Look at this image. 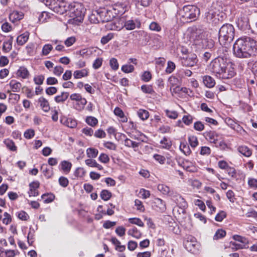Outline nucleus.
<instances>
[{
    "label": "nucleus",
    "instance_id": "603ef678",
    "mask_svg": "<svg viewBox=\"0 0 257 257\" xmlns=\"http://www.w3.org/2000/svg\"><path fill=\"white\" fill-rule=\"evenodd\" d=\"M176 65L175 63L171 61H169L167 63V67L166 69V72L170 74L175 69Z\"/></svg>",
    "mask_w": 257,
    "mask_h": 257
},
{
    "label": "nucleus",
    "instance_id": "bf43d9fd",
    "mask_svg": "<svg viewBox=\"0 0 257 257\" xmlns=\"http://www.w3.org/2000/svg\"><path fill=\"white\" fill-rule=\"evenodd\" d=\"M149 29L151 31L159 32L161 30L160 25L156 22H153L149 25Z\"/></svg>",
    "mask_w": 257,
    "mask_h": 257
},
{
    "label": "nucleus",
    "instance_id": "79ce46f5",
    "mask_svg": "<svg viewBox=\"0 0 257 257\" xmlns=\"http://www.w3.org/2000/svg\"><path fill=\"white\" fill-rule=\"evenodd\" d=\"M86 122L90 126L94 127L98 123V120L94 116H87L85 119Z\"/></svg>",
    "mask_w": 257,
    "mask_h": 257
},
{
    "label": "nucleus",
    "instance_id": "0eeeda50",
    "mask_svg": "<svg viewBox=\"0 0 257 257\" xmlns=\"http://www.w3.org/2000/svg\"><path fill=\"white\" fill-rule=\"evenodd\" d=\"M203 136L207 141L215 144L217 147L224 148L226 146L222 135L216 132L206 131L203 133Z\"/></svg>",
    "mask_w": 257,
    "mask_h": 257
},
{
    "label": "nucleus",
    "instance_id": "aec40b11",
    "mask_svg": "<svg viewBox=\"0 0 257 257\" xmlns=\"http://www.w3.org/2000/svg\"><path fill=\"white\" fill-rule=\"evenodd\" d=\"M154 204L157 211L163 212L166 210V204L163 200L158 198H156L154 200Z\"/></svg>",
    "mask_w": 257,
    "mask_h": 257
},
{
    "label": "nucleus",
    "instance_id": "473e14b6",
    "mask_svg": "<svg viewBox=\"0 0 257 257\" xmlns=\"http://www.w3.org/2000/svg\"><path fill=\"white\" fill-rule=\"evenodd\" d=\"M69 95V94L68 92H62L60 94L55 97V101L57 103H63L67 100L68 98Z\"/></svg>",
    "mask_w": 257,
    "mask_h": 257
},
{
    "label": "nucleus",
    "instance_id": "cd10ccee",
    "mask_svg": "<svg viewBox=\"0 0 257 257\" xmlns=\"http://www.w3.org/2000/svg\"><path fill=\"white\" fill-rule=\"evenodd\" d=\"M9 85L12 90L15 92H19L22 87L21 83L16 80H11Z\"/></svg>",
    "mask_w": 257,
    "mask_h": 257
},
{
    "label": "nucleus",
    "instance_id": "a19ab883",
    "mask_svg": "<svg viewBox=\"0 0 257 257\" xmlns=\"http://www.w3.org/2000/svg\"><path fill=\"white\" fill-rule=\"evenodd\" d=\"M160 144L162 145V147L164 149H169L172 146V142L169 138L164 137L163 139L160 141Z\"/></svg>",
    "mask_w": 257,
    "mask_h": 257
},
{
    "label": "nucleus",
    "instance_id": "0e129e2a",
    "mask_svg": "<svg viewBox=\"0 0 257 257\" xmlns=\"http://www.w3.org/2000/svg\"><path fill=\"white\" fill-rule=\"evenodd\" d=\"M135 205L136 207L137 210L140 212H144L145 211V207L141 201L139 199H136L135 201Z\"/></svg>",
    "mask_w": 257,
    "mask_h": 257
},
{
    "label": "nucleus",
    "instance_id": "2f4dec72",
    "mask_svg": "<svg viewBox=\"0 0 257 257\" xmlns=\"http://www.w3.org/2000/svg\"><path fill=\"white\" fill-rule=\"evenodd\" d=\"M4 143L6 147L11 151L16 152L17 150V147L15 145L14 141L10 139L4 140Z\"/></svg>",
    "mask_w": 257,
    "mask_h": 257
},
{
    "label": "nucleus",
    "instance_id": "49530a36",
    "mask_svg": "<svg viewBox=\"0 0 257 257\" xmlns=\"http://www.w3.org/2000/svg\"><path fill=\"white\" fill-rule=\"evenodd\" d=\"M232 238L235 240L241 242L242 244H244L245 246L249 243L248 239L243 236L238 235H234L233 236Z\"/></svg>",
    "mask_w": 257,
    "mask_h": 257
},
{
    "label": "nucleus",
    "instance_id": "c9c22d12",
    "mask_svg": "<svg viewBox=\"0 0 257 257\" xmlns=\"http://www.w3.org/2000/svg\"><path fill=\"white\" fill-rule=\"evenodd\" d=\"M127 234L128 235H131L137 239L141 238L142 235L141 232L136 227H134L132 228L128 229Z\"/></svg>",
    "mask_w": 257,
    "mask_h": 257
},
{
    "label": "nucleus",
    "instance_id": "f704fd0d",
    "mask_svg": "<svg viewBox=\"0 0 257 257\" xmlns=\"http://www.w3.org/2000/svg\"><path fill=\"white\" fill-rule=\"evenodd\" d=\"M158 190L164 195H167L170 196L171 192L173 191L171 190L170 188L167 185L161 184H159L157 187Z\"/></svg>",
    "mask_w": 257,
    "mask_h": 257
},
{
    "label": "nucleus",
    "instance_id": "72a5a7b5",
    "mask_svg": "<svg viewBox=\"0 0 257 257\" xmlns=\"http://www.w3.org/2000/svg\"><path fill=\"white\" fill-rule=\"evenodd\" d=\"M88 71L87 69H83L81 70L75 71L73 73V76L75 79H80L82 77L87 76Z\"/></svg>",
    "mask_w": 257,
    "mask_h": 257
},
{
    "label": "nucleus",
    "instance_id": "4d7b16f0",
    "mask_svg": "<svg viewBox=\"0 0 257 257\" xmlns=\"http://www.w3.org/2000/svg\"><path fill=\"white\" fill-rule=\"evenodd\" d=\"M113 33H108L107 35L102 37L101 39V43L103 45H105L110 40L113 38Z\"/></svg>",
    "mask_w": 257,
    "mask_h": 257
},
{
    "label": "nucleus",
    "instance_id": "6ab92c4d",
    "mask_svg": "<svg viewBox=\"0 0 257 257\" xmlns=\"http://www.w3.org/2000/svg\"><path fill=\"white\" fill-rule=\"evenodd\" d=\"M61 122L64 125L70 127V128H75L76 127L77 125V122L76 120L69 117L66 118L64 117L61 119Z\"/></svg>",
    "mask_w": 257,
    "mask_h": 257
},
{
    "label": "nucleus",
    "instance_id": "3c124183",
    "mask_svg": "<svg viewBox=\"0 0 257 257\" xmlns=\"http://www.w3.org/2000/svg\"><path fill=\"white\" fill-rule=\"evenodd\" d=\"M51 17L50 14L47 12H43L39 16V20L42 23L47 21V19Z\"/></svg>",
    "mask_w": 257,
    "mask_h": 257
},
{
    "label": "nucleus",
    "instance_id": "39448f33",
    "mask_svg": "<svg viewBox=\"0 0 257 257\" xmlns=\"http://www.w3.org/2000/svg\"><path fill=\"white\" fill-rule=\"evenodd\" d=\"M110 30L119 31L124 27L126 30H133L136 28H140L141 23L138 19L129 20L124 23H120L119 21L109 24Z\"/></svg>",
    "mask_w": 257,
    "mask_h": 257
},
{
    "label": "nucleus",
    "instance_id": "5701e85b",
    "mask_svg": "<svg viewBox=\"0 0 257 257\" xmlns=\"http://www.w3.org/2000/svg\"><path fill=\"white\" fill-rule=\"evenodd\" d=\"M111 242L115 245V249L119 252H123L125 250V246L121 245L120 241L115 237H112L110 239Z\"/></svg>",
    "mask_w": 257,
    "mask_h": 257
},
{
    "label": "nucleus",
    "instance_id": "1a4fd4ad",
    "mask_svg": "<svg viewBox=\"0 0 257 257\" xmlns=\"http://www.w3.org/2000/svg\"><path fill=\"white\" fill-rule=\"evenodd\" d=\"M183 244L184 247L189 252L196 254L198 253L199 244L196 238L192 235H186L184 238Z\"/></svg>",
    "mask_w": 257,
    "mask_h": 257
},
{
    "label": "nucleus",
    "instance_id": "e433bc0d",
    "mask_svg": "<svg viewBox=\"0 0 257 257\" xmlns=\"http://www.w3.org/2000/svg\"><path fill=\"white\" fill-rule=\"evenodd\" d=\"M29 37V33H22L17 37V43L20 45H23L27 42Z\"/></svg>",
    "mask_w": 257,
    "mask_h": 257
},
{
    "label": "nucleus",
    "instance_id": "4be33fe9",
    "mask_svg": "<svg viewBox=\"0 0 257 257\" xmlns=\"http://www.w3.org/2000/svg\"><path fill=\"white\" fill-rule=\"evenodd\" d=\"M72 166V164L71 162L65 160L62 161L59 164L60 169L66 174L70 172Z\"/></svg>",
    "mask_w": 257,
    "mask_h": 257
},
{
    "label": "nucleus",
    "instance_id": "423d86ee",
    "mask_svg": "<svg viewBox=\"0 0 257 257\" xmlns=\"http://www.w3.org/2000/svg\"><path fill=\"white\" fill-rule=\"evenodd\" d=\"M46 6H49V8L55 13L60 14L67 15L68 9H69V4L62 1L50 0L47 1Z\"/></svg>",
    "mask_w": 257,
    "mask_h": 257
},
{
    "label": "nucleus",
    "instance_id": "09e8293b",
    "mask_svg": "<svg viewBox=\"0 0 257 257\" xmlns=\"http://www.w3.org/2000/svg\"><path fill=\"white\" fill-rule=\"evenodd\" d=\"M188 141L190 146L192 148H195L198 145V141L197 137L191 136L188 137Z\"/></svg>",
    "mask_w": 257,
    "mask_h": 257
},
{
    "label": "nucleus",
    "instance_id": "13d9d810",
    "mask_svg": "<svg viewBox=\"0 0 257 257\" xmlns=\"http://www.w3.org/2000/svg\"><path fill=\"white\" fill-rule=\"evenodd\" d=\"M12 48V40H10L4 42L3 49L4 51L9 52Z\"/></svg>",
    "mask_w": 257,
    "mask_h": 257
},
{
    "label": "nucleus",
    "instance_id": "bb28decb",
    "mask_svg": "<svg viewBox=\"0 0 257 257\" xmlns=\"http://www.w3.org/2000/svg\"><path fill=\"white\" fill-rule=\"evenodd\" d=\"M40 106L45 112H48L50 109L48 101L43 97H41L38 99Z\"/></svg>",
    "mask_w": 257,
    "mask_h": 257
},
{
    "label": "nucleus",
    "instance_id": "7c9ffc66",
    "mask_svg": "<svg viewBox=\"0 0 257 257\" xmlns=\"http://www.w3.org/2000/svg\"><path fill=\"white\" fill-rule=\"evenodd\" d=\"M237 151L246 157H250L252 154L251 150L245 146H239L237 148Z\"/></svg>",
    "mask_w": 257,
    "mask_h": 257
},
{
    "label": "nucleus",
    "instance_id": "4468645a",
    "mask_svg": "<svg viewBox=\"0 0 257 257\" xmlns=\"http://www.w3.org/2000/svg\"><path fill=\"white\" fill-rule=\"evenodd\" d=\"M197 62V57L195 54H191L186 57H183L182 61L183 65L186 67H193L196 65Z\"/></svg>",
    "mask_w": 257,
    "mask_h": 257
},
{
    "label": "nucleus",
    "instance_id": "ea45409f",
    "mask_svg": "<svg viewBox=\"0 0 257 257\" xmlns=\"http://www.w3.org/2000/svg\"><path fill=\"white\" fill-rule=\"evenodd\" d=\"M138 116L143 120L147 119L149 117V112L145 109H140L137 111Z\"/></svg>",
    "mask_w": 257,
    "mask_h": 257
},
{
    "label": "nucleus",
    "instance_id": "9b49d317",
    "mask_svg": "<svg viewBox=\"0 0 257 257\" xmlns=\"http://www.w3.org/2000/svg\"><path fill=\"white\" fill-rule=\"evenodd\" d=\"M235 74L234 68L232 67V64L229 62L225 67V68L218 75V78L226 79L233 77Z\"/></svg>",
    "mask_w": 257,
    "mask_h": 257
},
{
    "label": "nucleus",
    "instance_id": "4c0bfd02",
    "mask_svg": "<svg viewBox=\"0 0 257 257\" xmlns=\"http://www.w3.org/2000/svg\"><path fill=\"white\" fill-rule=\"evenodd\" d=\"M97 11L92 12L91 15H89L88 19L91 23L97 24L100 22L99 19V15Z\"/></svg>",
    "mask_w": 257,
    "mask_h": 257
},
{
    "label": "nucleus",
    "instance_id": "b1692460",
    "mask_svg": "<svg viewBox=\"0 0 257 257\" xmlns=\"http://www.w3.org/2000/svg\"><path fill=\"white\" fill-rule=\"evenodd\" d=\"M19 254L18 250L16 249H3L0 253L1 257H15Z\"/></svg>",
    "mask_w": 257,
    "mask_h": 257
},
{
    "label": "nucleus",
    "instance_id": "393cba45",
    "mask_svg": "<svg viewBox=\"0 0 257 257\" xmlns=\"http://www.w3.org/2000/svg\"><path fill=\"white\" fill-rule=\"evenodd\" d=\"M86 103V99L85 98H83L80 100L73 103V108L78 111H81L84 109Z\"/></svg>",
    "mask_w": 257,
    "mask_h": 257
},
{
    "label": "nucleus",
    "instance_id": "2eb2a0df",
    "mask_svg": "<svg viewBox=\"0 0 257 257\" xmlns=\"http://www.w3.org/2000/svg\"><path fill=\"white\" fill-rule=\"evenodd\" d=\"M114 14L117 15H122L127 11L126 5L123 3H116L112 6Z\"/></svg>",
    "mask_w": 257,
    "mask_h": 257
},
{
    "label": "nucleus",
    "instance_id": "6e6552de",
    "mask_svg": "<svg viewBox=\"0 0 257 257\" xmlns=\"http://www.w3.org/2000/svg\"><path fill=\"white\" fill-rule=\"evenodd\" d=\"M229 61L225 58L218 57L211 61L210 64L211 71L218 77L221 72L225 68Z\"/></svg>",
    "mask_w": 257,
    "mask_h": 257
},
{
    "label": "nucleus",
    "instance_id": "6e6d98bb",
    "mask_svg": "<svg viewBox=\"0 0 257 257\" xmlns=\"http://www.w3.org/2000/svg\"><path fill=\"white\" fill-rule=\"evenodd\" d=\"M180 149L186 155H189L191 152L189 146L185 143H180Z\"/></svg>",
    "mask_w": 257,
    "mask_h": 257
},
{
    "label": "nucleus",
    "instance_id": "052dcab7",
    "mask_svg": "<svg viewBox=\"0 0 257 257\" xmlns=\"http://www.w3.org/2000/svg\"><path fill=\"white\" fill-rule=\"evenodd\" d=\"M125 231L126 229L124 227L122 226H119L116 228L115 232L118 236L122 237L125 235Z\"/></svg>",
    "mask_w": 257,
    "mask_h": 257
},
{
    "label": "nucleus",
    "instance_id": "f3484780",
    "mask_svg": "<svg viewBox=\"0 0 257 257\" xmlns=\"http://www.w3.org/2000/svg\"><path fill=\"white\" fill-rule=\"evenodd\" d=\"M40 183L38 181H34L29 184L30 190L29 194L30 196H37L38 195L37 189L39 187Z\"/></svg>",
    "mask_w": 257,
    "mask_h": 257
},
{
    "label": "nucleus",
    "instance_id": "e2e57ef3",
    "mask_svg": "<svg viewBox=\"0 0 257 257\" xmlns=\"http://www.w3.org/2000/svg\"><path fill=\"white\" fill-rule=\"evenodd\" d=\"M192 74V71L188 69H182L178 72V76L180 78L183 77V76L190 77Z\"/></svg>",
    "mask_w": 257,
    "mask_h": 257
},
{
    "label": "nucleus",
    "instance_id": "412c9836",
    "mask_svg": "<svg viewBox=\"0 0 257 257\" xmlns=\"http://www.w3.org/2000/svg\"><path fill=\"white\" fill-rule=\"evenodd\" d=\"M121 135L125 138L123 142L124 145L126 147L133 148L136 151L135 149L139 147L140 143L126 138V136L124 134H122Z\"/></svg>",
    "mask_w": 257,
    "mask_h": 257
},
{
    "label": "nucleus",
    "instance_id": "7ed1b4c3",
    "mask_svg": "<svg viewBox=\"0 0 257 257\" xmlns=\"http://www.w3.org/2000/svg\"><path fill=\"white\" fill-rule=\"evenodd\" d=\"M199 14V9L193 5L184 6L179 14L183 23H189L196 20Z\"/></svg>",
    "mask_w": 257,
    "mask_h": 257
},
{
    "label": "nucleus",
    "instance_id": "de8ad7c7",
    "mask_svg": "<svg viewBox=\"0 0 257 257\" xmlns=\"http://www.w3.org/2000/svg\"><path fill=\"white\" fill-rule=\"evenodd\" d=\"M130 223L137 225L140 227H143L144 223L139 218H130L128 219Z\"/></svg>",
    "mask_w": 257,
    "mask_h": 257
},
{
    "label": "nucleus",
    "instance_id": "8fccbe9b",
    "mask_svg": "<svg viewBox=\"0 0 257 257\" xmlns=\"http://www.w3.org/2000/svg\"><path fill=\"white\" fill-rule=\"evenodd\" d=\"M165 114L170 118L172 119H176L177 118L178 116V113L175 110H169L168 109H166L165 110Z\"/></svg>",
    "mask_w": 257,
    "mask_h": 257
},
{
    "label": "nucleus",
    "instance_id": "69168bd1",
    "mask_svg": "<svg viewBox=\"0 0 257 257\" xmlns=\"http://www.w3.org/2000/svg\"><path fill=\"white\" fill-rule=\"evenodd\" d=\"M134 69V66L132 65H124L121 67V70L125 73H131Z\"/></svg>",
    "mask_w": 257,
    "mask_h": 257
},
{
    "label": "nucleus",
    "instance_id": "37998d69",
    "mask_svg": "<svg viewBox=\"0 0 257 257\" xmlns=\"http://www.w3.org/2000/svg\"><path fill=\"white\" fill-rule=\"evenodd\" d=\"M98 154V151L96 149L89 148L86 150V154L88 157L95 158Z\"/></svg>",
    "mask_w": 257,
    "mask_h": 257
},
{
    "label": "nucleus",
    "instance_id": "f03ea898",
    "mask_svg": "<svg viewBox=\"0 0 257 257\" xmlns=\"http://www.w3.org/2000/svg\"><path fill=\"white\" fill-rule=\"evenodd\" d=\"M69 6L66 15L71 18L69 20V23L78 25L83 20L84 16L83 9L82 6L78 3L69 4Z\"/></svg>",
    "mask_w": 257,
    "mask_h": 257
},
{
    "label": "nucleus",
    "instance_id": "f8f14e48",
    "mask_svg": "<svg viewBox=\"0 0 257 257\" xmlns=\"http://www.w3.org/2000/svg\"><path fill=\"white\" fill-rule=\"evenodd\" d=\"M234 38L233 33H218V41L220 44L227 47L230 45Z\"/></svg>",
    "mask_w": 257,
    "mask_h": 257
},
{
    "label": "nucleus",
    "instance_id": "c756f323",
    "mask_svg": "<svg viewBox=\"0 0 257 257\" xmlns=\"http://www.w3.org/2000/svg\"><path fill=\"white\" fill-rule=\"evenodd\" d=\"M85 163L88 166L96 168L99 170H102L103 169L101 165L98 164L95 160L92 159H86Z\"/></svg>",
    "mask_w": 257,
    "mask_h": 257
},
{
    "label": "nucleus",
    "instance_id": "a211bd4d",
    "mask_svg": "<svg viewBox=\"0 0 257 257\" xmlns=\"http://www.w3.org/2000/svg\"><path fill=\"white\" fill-rule=\"evenodd\" d=\"M18 77L24 79H28L30 77V73L27 68L25 66H21L16 72Z\"/></svg>",
    "mask_w": 257,
    "mask_h": 257
},
{
    "label": "nucleus",
    "instance_id": "338daca9",
    "mask_svg": "<svg viewBox=\"0 0 257 257\" xmlns=\"http://www.w3.org/2000/svg\"><path fill=\"white\" fill-rule=\"evenodd\" d=\"M58 182L60 185L63 187H66L69 184L68 179L64 176H61L59 178Z\"/></svg>",
    "mask_w": 257,
    "mask_h": 257
},
{
    "label": "nucleus",
    "instance_id": "c03bdc74",
    "mask_svg": "<svg viewBox=\"0 0 257 257\" xmlns=\"http://www.w3.org/2000/svg\"><path fill=\"white\" fill-rule=\"evenodd\" d=\"M100 195L102 200L107 201L111 198L112 194L107 190H103L101 191Z\"/></svg>",
    "mask_w": 257,
    "mask_h": 257
},
{
    "label": "nucleus",
    "instance_id": "20e7f679",
    "mask_svg": "<svg viewBox=\"0 0 257 257\" xmlns=\"http://www.w3.org/2000/svg\"><path fill=\"white\" fill-rule=\"evenodd\" d=\"M225 18V14L214 6H211L205 14L207 22L214 26L222 22Z\"/></svg>",
    "mask_w": 257,
    "mask_h": 257
},
{
    "label": "nucleus",
    "instance_id": "a18cd8bd",
    "mask_svg": "<svg viewBox=\"0 0 257 257\" xmlns=\"http://www.w3.org/2000/svg\"><path fill=\"white\" fill-rule=\"evenodd\" d=\"M42 198L44 200L45 203H49L52 202L55 196L53 194H44L41 196Z\"/></svg>",
    "mask_w": 257,
    "mask_h": 257
},
{
    "label": "nucleus",
    "instance_id": "a878e982",
    "mask_svg": "<svg viewBox=\"0 0 257 257\" xmlns=\"http://www.w3.org/2000/svg\"><path fill=\"white\" fill-rule=\"evenodd\" d=\"M203 82L205 86L208 88H212L215 85V80L209 75H205L203 77Z\"/></svg>",
    "mask_w": 257,
    "mask_h": 257
},
{
    "label": "nucleus",
    "instance_id": "864d4df0",
    "mask_svg": "<svg viewBox=\"0 0 257 257\" xmlns=\"http://www.w3.org/2000/svg\"><path fill=\"white\" fill-rule=\"evenodd\" d=\"M141 90L145 93L152 94L154 92L153 88L151 85H143L141 86Z\"/></svg>",
    "mask_w": 257,
    "mask_h": 257
},
{
    "label": "nucleus",
    "instance_id": "5fc2aeb1",
    "mask_svg": "<svg viewBox=\"0 0 257 257\" xmlns=\"http://www.w3.org/2000/svg\"><path fill=\"white\" fill-rule=\"evenodd\" d=\"M85 171L83 168H77L74 172V175L77 177H83L85 175Z\"/></svg>",
    "mask_w": 257,
    "mask_h": 257
},
{
    "label": "nucleus",
    "instance_id": "9d476101",
    "mask_svg": "<svg viewBox=\"0 0 257 257\" xmlns=\"http://www.w3.org/2000/svg\"><path fill=\"white\" fill-rule=\"evenodd\" d=\"M170 197H171V199L181 209L184 210L187 207V202L177 192L172 191Z\"/></svg>",
    "mask_w": 257,
    "mask_h": 257
},
{
    "label": "nucleus",
    "instance_id": "dca6fc26",
    "mask_svg": "<svg viewBox=\"0 0 257 257\" xmlns=\"http://www.w3.org/2000/svg\"><path fill=\"white\" fill-rule=\"evenodd\" d=\"M24 13L18 11H13L9 15V19L13 23H15L22 20L24 18Z\"/></svg>",
    "mask_w": 257,
    "mask_h": 257
},
{
    "label": "nucleus",
    "instance_id": "f257e3e1",
    "mask_svg": "<svg viewBox=\"0 0 257 257\" xmlns=\"http://www.w3.org/2000/svg\"><path fill=\"white\" fill-rule=\"evenodd\" d=\"M233 55L238 58H249L257 55V43L250 37L238 39L233 46Z\"/></svg>",
    "mask_w": 257,
    "mask_h": 257
},
{
    "label": "nucleus",
    "instance_id": "774afa93",
    "mask_svg": "<svg viewBox=\"0 0 257 257\" xmlns=\"http://www.w3.org/2000/svg\"><path fill=\"white\" fill-rule=\"evenodd\" d=\"M226 197L229 201L231 203H234L236 200L234 193L233 191L229 190L227 191L226 194Z\"/></svg>",
    "mask_w": 257,
    "mask_h": 257
},
{
    "label": "nucleus",
    "instance_id": "c85d7f7f",
    "mask_svg": "<svg viewBox=\"0 0 257 257\" xmlns=\"http://www.w3.org/2000/svg\"><path fill=\"white\" fill-rule=\"evenodd\" d=\"M41 170L47 178H50L53 175L52 168H48L46 164H43L41 166Z\"/></svg>",
    "mask_w": 257,
    "mask_h": 257
},
{
    "label": "nucleus",
    "instance_id": "58836bf2",
    "mask_svg": "<svg viewBox=\"0 0 257 257\" xmlns=\"http://www.w3.org/2000/svg\"><path fill=\"white\" fill-rule=\"evenodd\" d=\"M219 32H234V28L232 25L225 24L220 28Z\"/></svg>",
    "mask_w": 257,
    "mask_h": 257
},
{
    "label": "nucleus",
    "instance_id": "680f3d73",
    "mask_svg": "<svg viewBox=\"0 0 257 257\" xmlns=\"http://www.w3.org/2000/svg\"><path fill=\"white\" fill-rule=\"evenodd\" d=\"M225 235L226 232L225 230L222 229H218L214 235L213 238L214 239H218L224 237Z\"/></svg>",
    "mask_w": 257,
    "mask_h": 257
},
{
    "label": "nucleus",
    "instance_id": "ddd939ff",
    "mask_svg": "<svg viewBox=\"0 0 257 257\" xmlns=\"http://www.w3.org/2000/svg\"><path fill=\"white\" fill-rule=\"evenodd\" d=\"M99 15V19L100 22H108L107 24V27L110 29L109 24L112 23L110 21L111 17L109 15L110 12L107 11L105 9H99L97 10Z\"/></svg>",
    "mask_w": 257,
    "mask_h": 257
}]
</instances>
